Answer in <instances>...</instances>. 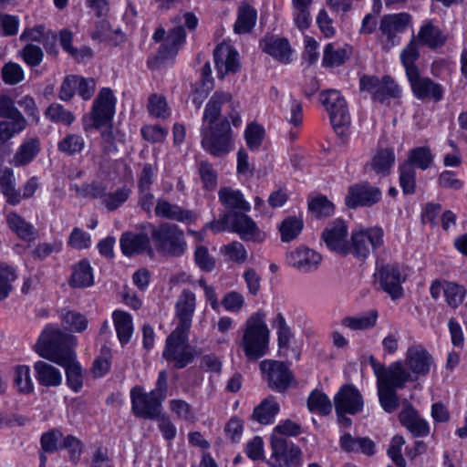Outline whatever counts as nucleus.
Instances as JSON below:
<instances>
[{"label": "nucleus", "mask_w": 467, "mask_h": 467, "mask_svg": "<svg viewBox=\"0 0 467 467\" xmlns=\"http://www.w3.org/2000/svg\"><path fill=\"white\" fill-rule=\"evenodd\" d=\"M74 337L54 326H47L35 345L36 352L66 369L68 387L78 392L82 387V371L72 350Z\"/></svg>", "instance_id": "obj_1"}, {"label": "nucleus", "mask_w": 467, "mask_h": 467, "mask_svg": "<svg viewBox=\"0 0 467 467\" xmlns=\"http://www.w3.org/2000/svg\"><path fill=\"white\" fill-rule=\"evenodd\" d=\"M269 339L270 330L266 324L265 315L258 311L246 319L238 345L243 349L245 358L250 361H254L267 354Z\"/></svg>", "instance_id": "obj_2"}, {"label": "nucleus", "mask_w": 467, "mask_h": 467, "mask_svg": "<svg viewBox=\"0 0 467 467\" xmlns=\"http://www.w3.org/2000/svg\"><path fill=\"white\" fill-rule=\"evenodd\" d=\"M150 234L155 250L163 256L179 257L185 254L187 242L184 232L177 224L161 223L159 225L149 224Z\"/></svg>", "instance_id": "obj_3"}, {"label": "nucleus", "mask_w": 467, "mask_h": 467, "mask_svg": "<svg viewBox=\"0 0 467 467\" xmlns=\"http://www.w3.org/2000/svg\"><path fill=\"white\" fill-rule=\"evenodd\" d=\"M202 146L214 157H223L234 149V135L227 119L203 124L201 129Z\"/></svg>", "instance_id": "obj_4"}, {"label": "nucleus", "mask_w": 467, "mask_h": 467, "mask_svg": "<svg viewBox=\"0 0 467 467\" xmlns=\"http://www.w3.org/2000/svg\"><path fill=\"white\" fill-rule=\"evenodd\" d=\"M239 109V101L234 100L230 92L217 90L206 104L202 122L209 125L214 124L218 118L223 115V119H227L234 127H239L242 123Z\"/></svg>", "instance_id": "obj_5"}, {"label": "nucleus", "mask_w": 467, "mask_h": 467, "mask_svg": "<svg viewBox=\"0 0 467 467\" xmlns=\"http://www.w3.org/2000/svg\"><path fill=\"white\" fill-rule=\"evenodd\" d=\"M190 330L176 328L167 337L162 358L172 363L173 368L181 369L192 362L197 353L189 344Z\"/></svg>", "instance_id": "obj_6"}, {"label": "nucleus", "mask_w": 467, "mask_h": 467, "mask_svg": "<svg viewBox=\"0 0 467 467\" xmlns=\"http://www.w3.org/2000/svg\"><path fill=\"white\" fill-rule=\"evenodd\" d=\"M369 364L377 378V386L397 390L404 389L407 382L414 381L412 374L409 373L401 361L392 362L389 367H385L371 356Z\"/></svg>", "instance_id": "obj_7"}, {"label": "nucleus", "mask_w": 467, "mask_h": 467, "mask_svg": "<svg viewBox=\"0 0 467 467\" xmlns=\"http://www.w3.org/2000/svg\"><path fill=\"white\" fill-rule=\"evenodd\" d=\"M320 101L329 113L330 121L336 132L343 135L350 123L345 99L339 91L330 89L320 93Z\"/></svg>", "instance_id": "obj_8"}, {"label": "nucleus", "mask_w": 467, "mask_h": 467, "mask_svg": "<svg viewBox=\"0 0 467 467\" xmlns=\"http://www.w3.org/2000/svg\"><path fill=\"white\" fill-rule=\"evenodd\" d=\"M383 230L379 227L352 232L348 254L358 259H366L371 250L376 251L383 245Z\"/></svg>", "instance_id": "obj_9"}, {"label": "nucleus", "mask_w": 467, "mask_h": 467, "mask_svg": "<svg viewBox=\"0 0 467 467\" xmlns=\"http://www.w3.org/2000/svg\"><path fill=\"white\" fill-rule=\"evenodd\" d=\"M131 409L135 416L154 420L161 414L162 402L165 400L152 391L144 392L143 388L136 386L130 390Z\"/></svg>", "instance_id": "obj_10"}, {"label": "nucleus", "mask_w": 467, "mask_h": 467, "mask_svg": "<svg viewBox=\"0 0 467 467\" xmlns=\"http://www.w3.org/2000/svg\"><path fill=\"white\" fill-rule=\"evenodd\" d=\"M116 98L109 88H102L95 98L89 112L92 127L99 130L111 123L115 115Z\"/></svg>", "instance_id": "obj_11"}, {"label": "nucleus", "mask_w": 467, "mask_h": 467, "mask_svg": "<svg viewBox=\"0 0 467 467\" xmlns=\"http://www.w3.org/2000/svg\"><path fill=\"white\" fill-rule=\"evenodd\" d=\"M404 366L408 368L407 370L412 374V379L416 381L431 372V368L434 367V358L424 346L412 344L406 351Z\"/></svg>", "instance_id": "obj_12"}, {"label": "nucleus", "mask_w": 467, "mask_h": 467, "mask_svg": "<svg viewBox=\"0 0 467 467\" xmlns=\"http://www.w3.org/2000/svg\"><path fill=\"white\" fill-rule=\"evenodd\" d=\"M411 23V16L408 13L385 15L379 25V31L384 38V48L389 50L400 43L398 34L402 33Z\"/></svg>", "instance_id": "obj_13"}, {"label": "nucleus", "mask_w": 467, "mask_h": 467, "mask_svg": "<svg viewBox=\"0 0 467 467\" xmlns=\"http://www.w3.org/2000/svg\"><path fill=\"white\" fill-rule=\"evenodd\" d=\"M379 283L381 289L392 299L403 296L402 284L407 279L406 269L400 265H382L379 271Z\"/></svg>", "instance_id": "obj_14"}, {"label": "nucleus", "mask_w": 467, "mask_h": 467, "mask_svg": "<svg viewBox=\"0 0 467 467\" xmlns=\"http://www.w3.org/2000/svg\"><path fill=\"white\" fill-rule=\"evenodd\" d=\"M359 89L362 92H368L373 100L379 102L395 98L399 93L398 86L389 76L379 79L375 76L364 75L359 79Z\"/></svg>", "instance_id": "obj_15"}, {"label": "nucleus", "mask_w": 467, "mask_h": 467, "mask_svg": "<svg viewBox=\"0 0 467 467\" xmlns=\"http://www.w3.org/2000/svg\"><path fill=\"white\" fill-rule=\"evenodd\" d=\"M260 369L266 377L268 387L277 392L285 391L294 379L288 367L281 361L263 360L260 363Z\"/></svg>", "instance_id": "obj_16"}, {"label": "nucleus", "mask_w": 467, "mask_h": 467, "mask_svg": "<svg viewBox=\"0 0 467 467\" xmlns=\"http://www.w3.org/2000/svg\"><path fill=\"white\" fill-rule=\"evenodd\" d=\"M381 191L368 182L351 185L345 198L346 205L355 209L358 206L370 207L381 199Z\"/></svg>", "instance_id": "obj_17"}, {"label": "nucleus", "mask_w": 467, "mask_h": 467, "mask_svg": "<svg viewBox=\"0 0 467 467\" xmlns=\"http://www.w3.org/2000/svg\"><path fill=\"white\" fill-rule=\"evenodd\" d=\"M321 261L320 254L306 246L297 247L285 254L286 264L303 274L317 271Z\"/></svg>", "instance_id": "obj_18"}, {"label": "nucleus", "mask_w": 467, "mask_h": 467, "mask_svg": "<svg viewBox=\"0 0 467 467\" xmlns=\"http://www.w3.org/2000/svg\"><path fill=\"white\" fill-rule=\"evenodd\" d=\"M335 410L338 417L357 414L362 410L364 402L361 393L351 385H344L334 398Z\"/></svg>", "instance_id": "obj_19"}, {"label": "nucleus", "mask_w": 467, "mask_h": 467, "mask_svg": "<svg viewBox=\"0 0 467 467\" xmlns=\"http://www.w3.org/2000/svg\"><path fill=\"white\" fill-rule=\"evenodd\" d=\"M217 77L223 78L228 74H234L240 69L239 54L230 45L222 43L213 51Z\"/></svg>", "instance_id": "obj_20"}, {"label": "nucleus", "mask_w": 467, "mask_h": 467, "mask_svg": "<svg viewBox=\"0 0 467 467\" xmlns=\"http://www.w3.org/2000/svg\"><path fill=\"white\" fill-rule=\"evenodd\" d=\"M348 226L343 220L337 219L328 223L322 233L327 246L341 254H348Z\"/></svg>", "instance_id": "obj_21"}, {"label": "nucleus", "mask_w": 467, "mask_h": 467, "mask_svg": "<svg viewBox=\"0 0 467 467\" xmlns=\"http://www.w3.org/2000/svg\"><path fill=\"white\" fill-rule=\"evenodd\" d=\"M231 230L238 234L244 241L262 243L265 239V234L244 212H232Z\"/></svg>", "instance_id": "obj_22"}, {"label": "nucleus", "mask_w": 467, "mask_h": 467, "mask_svg": "<svg viewBox=\"0 0 467 467\" xmlns=\"http://www.w3.org/2000/svg\"><path fill=\"white\" fill-rule=\"evenodd\" d=\"M195 307V294L190 289L184 288L175 304V314L179 320L176 328L190 330Z\"/></svg>", "instance_id": "obj_23"}, {"label": "nucleus", "mask_w": 467, "mask_h": 467, "mask_svg": "<svg viewBox=\"0 0 467 467\" xmlns=\"http://www.w3.org/2000/svg\"><path fill=\"white\" fill-rule=\"evenodd\" d=\"M415 97L419 99H430L438 102L443 98L442 87L429 78H420V73L414 78H408Z\"/></svg>", "instance_id": "obj_24"}, {"label": "nucleus", "mask_w": 467, "mask_h": 467, "mask_svg": "<svg viewBox=\"0 0 467 467\" xmlns=\"http://www.w3.org/2000/svg\"><path fill=\"white\" fill-rule=\"evenodd\" d=\"M120 248L127 256H132L142 253L152 254L153 250L150 246V239L147 234L126 232L120 237Z\"/></svg>", "instance_id": "obj_25"}, {"label": "nucleus", "mask_w": 467, "mask_h": 467, "mask_svg": "<svg viewBox=\"0 0 467 467\" xmlns=\"http://www.w3.org/2000/svg\"><path fill=\"white\" fill-rule=\"evenodd\" d=\"M154 213L157 217L179 223H192L196 218L192 211L183 209L178 204L171 203L162 198L156 201Z\"/></svg>", "instance_id": "obj_26"}, {"label": "nucleus", "mask_w": 467, "mask_h": 467, "mask_svg": "<svg viewBox=\"0 0 467 467\" xmlns=\"http://www.w3.org/2000/svg\"><path fill=\"white\" fill-rule=\"evenodd\" d=\"M399 419L414 437H424L430 432L428 422L420 418L410 405L400 412Z\"/></svg>", "instance_id": "obj_27"}, {"label": "nucleus", "mask_w": 467, "mask_h": 467, "mask_svg": "<svg viewBox=\"0 0 467 467\" xmlns=\"http://www.w3.org/2000/svg\"><path fill=\"white\" fill-rule=\"evenodd\" d=\"M260 46L264 52L282 63L290 61L291 47L287 39L275 36H265L261 40Z\"/></svg>", "instance_id": "obj_28"}, {"label": "nucleus", "mask_w": 467, "mask_h": 467, "mask_svg": "<svg viewBox=\"0 0 467 467\" xmlns=\"http://www.w3.org/2000/svg\"><path fill=\"white\" fill-rule=\"evenodd\" d=\"M418 41L431 49H437L443 47L447 41V36L443 31L429 20L422 25L417 35Z\"/></svg>", "instance_id": "obj_29"}, {"label": "nucleus", "mask_w": 467, "mask_h": 467, "mask_svg": "<svg viewBox=\"0 0 467 467\" xmlns=\"http://www.w3.org/2000/svg\"><path fill=\"white\" fill-rule=\"evenodd\" d=\"M340 447L346 452L362 453L372 456L375 453V442L368 437H356L345 433L340 437Z\"/></svg>", "instance_id": "obj_30"}, {"label": "nucleus", "mask_w": 467, "mask_h": 467, "mask_svg": "<svg viewBox=\"0 0 467 467\" xmlns=\"http://www.w3.org/2000/svg\"><path fill=\"white\" fill-rule=\"evenodd\" d=\"M35 377L44 387H58L62 382V374L53 365L38 360L34 364Z\"/></svg>", "instance_id": "obj_31"}, {"label": "nucleus", "mask_w": 467, "mask_h": 467, "mask_svg": "<svg viewBox=\"0 0 467 467\" xmlns=\"http://www.w3.org/2000/svg\"><path fill=\"white\" fill-rule=\"evenodd\" d=\"M16 176L11 168L5 167L0 170V190L6 198L7 203L11 205L18 204L21 200V192L16 188Z\"/></svg>", "instance_id": "obj_32"}, {"label": "nucleus", "mask_w": 467, "mask_h": 467, "mask_svg": "<svg viewBox=\"0 0 467 467\" xmlns=\"http://www.w3.org/2000/svg\"><path fill=\"white\" fill-rule=\"evenodd\" d=\"M94 283L92 267L88 260H81L72 266L68 285L74 288L89 287Z\"/></svg>", "instance_id": "obj_33"}, {"label": "nucleus", "mask_w": 467, "mask_h": 467, "mask_svg": "<svg viewBox=\"0 0 467 467\" xmlns=\"http://www.w3.org/2000/svg\"><path fill=\"white\" fill-rule=\"evenodd\" d=\"M218 196L221 203L231 212L236 210L245 213L251 209L250 203L239 190L223 187L220 189Z\"/></svg>", "instance_id": "obj_34"}, {"label": "nucleus", "mask_w": 467, "mask_h": 467, "mask_svg": "<svg viewBox=\"0 0 467 467\" xmlns=\"http://www.w3.org/2000/svg\"><path fill=\"white\" fill-rule=\"evenodd\" d=\"M279 410L280 407L275 398L268 396L254 409L252 419L260 424H271L274 422Z\"/></svg>", "instance_id": "obj_35"}, {"label": "nucleus", "mask_w": 467, "mask_h": 467, "mask_svg": "<svg viewBox=\"0 0 467 467\" xmlns=\"http://www.w3.org/2000/svg\"><path fill=\"white\" fill-rule=\"evenodd\" d=\"M185 40V31L182 26H178L170 30L163 44L159 48L158 57L165 59L174 56L179 47H181Z\"/></svg>", "instance_id": "obj_36"}, {"label": "nucleus", "mask_w": 467, "mask_h": 467, "mask_svg": "<svg viewBox=\"0 0 467 467\" xmlns=\"http://www.w3.org/2000/svg\"><path fill=\"white\" fill-rule=\"evenodd\" d=\"M114 327L120 344L126 345L130 342L133 334V324L131 316L125 311L115 310L112 314Z\"/></svg>", "instance_id": "obj_37"}, {"label": "nucleus", "mask_w": 467, "mask_h": 467, "mask_svg": "<svg viewBox=\"0 0 467 467\" xmlns=\"http://www.w3.org/2000/svg\"><path fill=\"white\" fill-rule=\"evenodd\" d=\"M257 19L256 10L246 3H242L238 8L234 31L237 34L249 33L255 26Z\"/></svg>", "instance_id": "obj_38"}, {"label": "nucleus", "mask_w": 467, "mask_h": 467, "mask_svg": "<svg viewBox=\"0 0 467 467\" xmlns=\"http://www.w3.org/2000/svg\"><path fill=\"white\" fill-rule=\"evenodd\" d=\"M378 312L370 310L365 314L348 316L341 319L340 324L350 330H366L372 328L377 322Z\"/></svg>", "instance_id": "obj_39"}, {"label": "nucleus", "mask_w": 467, "mask_h": 467, "mask_svg": "<svg viewBox=\"0 0 467 467\" xmlns=\"http://www.w3.org/2000/svg\"><path fill=\"white\" fill-rule=\"evenodd\" d=\"M40 150V141L32 138L23 142L14 155L13 163L16 167L30 163Z\"/></svg>", "instance_id": "obj_40"}, {"label": "nucleus", "mask_w": 467, "mask_h": 467, "mask_svg": "<svg viewBox=\"0 0 467 467\" xmlns=\"http://www.w3.org/2000/svg\"><path fill=\"white\" fill-rule=\"evenodd\" d=\"M7 223L11 230L14 231L22 240L30 242L36 239V230L34 225L27 223L16 213H10L7 215Z\"/></svg>", "instance_id": "obj_41"}, {"label": "nucleus", "mask_w": 467, "mask_h": 467, "mask_svg": "<svg viewBox=\"0 0 467 467\" xmlns=\"http://www.w3.org/2000/svg\"><path fill=\"white\" fill-rule=\"evenodd\" d=\"M395 162V154L392 149H380L372 158L369 165L377 173L386 176L389 173Z\"/></svg>", "instance_id": "obj_42"}, {"label": "nucleus", "mask_w": 467, "mask_h": 467, "mask_svg": "<svg viewBox=\"0 0 467 467\" xmlns=\"http://www.w3.org/2000/svg\"><path fill=\"white\" fill-rule=\"evenodd\" d=\"M91 36L94 40L99 42L105 41L113 45H118L124 41V35L121 31L119 29L113 30L109 23L106 20H102L97 24Z\"/></svg>", "instance_id": "obj_43"}, {"label": "nucleus", "mask_w": 467, "mask_h": 467, "mask_svg": "<svg viewBox=\"0 0 467 467\" xmlns=\"http://www.w3.org/2000/svg\"><path fill=\"white\" fill-rule=\"evenodd\" d=\"M85 146L86 140L81 135L67 133L57 142V150L66 156H74L81 153Z\"/></svg>", "instance_id": "obj_44"}, {"label": "nucleus", "mask_w": 467, "mask_h": 467, "mask_svg": "<svg viewBox=\"0 0 467 467\" xmlns=\"http://www.w3.org/2000/svg\"><path fill=\"white\" fill-rule=\"evenodd\" d=\"M411 167H417L422 171L431 167L433 162V155L429 147L422 146L413 148L408 152V159L403 161Z\"/></svg>", "instance_id": "obj_45"}, {"label": "nucleus", "mask_w": 467, "mask_h": 467, "mask_svg": "<svg viewBox=\"0 0 467 467\" xmlns=\"http://www.w3.org/2000/svg\"><path fill=\"white\" fill-rule=\"evenodd\" d=\"M307 408L312 413L327 416L332 410V403L325 393L314 389L307 398Z\"/></svg>", "instance_id": "obj_46"}, {"label": "nucleus", "mask_w": 467, "mask_h": 467, "mask_svg": "<svg viewBox=\"0 0 467 467\" xmlns=\"http://www.w3.org/2000/svg\"><path fill=\"white\" fill-rule=\"evenodd\" d=\"M419 56L416 40L413 37L400 54V59L408 78H414L415 74L419 73L418 67L415 65Z\"/></svg>", "instance_id": "obj_47"}, {"label": "nucleus", "mask_w": 467, "mask_h": 467, "mask_svg": "<svg viewBox=\"0 0 467 467\" xmlns=\"http://www.w3.org/2000/svg\"><path fill=\"white\" fill-rule=\"evenodd\" d=\"M26 127V120L23 115L16 118H7L5 120L0 121V141H7L16 134L24 130Z\"/></svg>", "instance_id": "obj_48"}, {"label": "nucleus", "mask_w": 467, "mask_h": 467, "mask_svg": "<svg viewBox=\"0 0 467 467\" xmlns=\"http://www.w3.org/2000/svg\"><path fill=\"white\" fill-rule=\"evenodd\" d=\"M349 57V52L345 47H336L333 43L327 44L324 49L322 63L324 67H338Z\"/></svg>", "instance_id": "obj_49"}, {"label": "nucleus", "mask_w": 467, "mask_h": 467, "mask_svg": "<svg viewBox=\"0 0 467 467\" xmlns=\"http://www.w3.org/2000/svg\"><path fill=\"white\" fill-rule=\"evenodd\" d=\"M304 223L301 218L289 216L279 225V232L282 242H291L302 232Z\"/></svg>", "instance_id": "obj_50"}, {"label": "nucleus", "mask_w": 467, "mask_h": 467, "mask_svg": "<svg viewBox=\"0 0 467 467\" xmlns=\"http://www.w3.org/2000/svg\"><path fill=\"white\" fill-rule=\"evenodd\" d=\"M467 294V289L455 282H445L444 286V298L447 305L451 308L459 307Z\"/></svg>", "instance_id": "obj_51"}, {"label": "nucleus", "mask_w": 467, "mask_h": 467, "mask_svg": "<svg viewBox=\"0 0 467 467\" xmlns=\"http://www.w3.org/2000/svg\"><path fill=\"white\" fill-rule=\"evenodd\" d=\"M14 383L18 391L29 394L34 389V384L30 376V368L26 365H18L14 368Z\"/></svg>", "instance_id": "obj_52"}, {"label": "nucleus", "mask_w": 467, "mask_h": 467, "mask_svg": "<svg viewBox=\"0 0 467 467\" xmlns=\"http://www.w3.org/2000/svg\"><path fill=\"white\" fill-rule=\"evenodd\" d=\"M400 186L404 194H413L416 190V171L414 167L409 163H400Z\"/></svg>", "instance_id": "obj_53"}, {"label": "nucleus", "mask_w": 467, "mask_h": 467, "mask_svg": "<svg viewBox=\"0 0 467 467\" xmlns=\"http://www.w3.org/2000/svg\"><path fill=\"white\" fill-rule=\"evenodd\" d=\"M46 117L52 122L71 125L75 120L74 114L58 103H52L45 112Z\"/></svg>", "instance_id": "obj_54"}, {"label": "nucleus", "mask_w": 467, "mask_h": 467, "mask_svg": "<svg viewBox=\"0 0 467 467\" xmlns=\"http://www.w3.org/2000/svg\"><path fill=\"white\" fill-rule=\"evenodd\" d=\"M61 318L67 329L78 333L83 332L88 324L83 314L73 310H64Z\"/></svg>", "instance_id": "obj_55"}, {"label": "nucleus", "mask_w": 467, "mask_h": 467, "mask_svg": "<svg viewBox=\"0 0 467 467\" xmlns=\"http://www.w3.org/2000/svg\"><path fill=\"white\" fill-rule=\"evenodd\" d=\"M282 110L285 118L290 124L296 127L302 123V106L297 100L291 97L287 98L282 104Z\"/></svg>", "instance_id": "obj_56"}, {"label": "nucleus", "mask_w": 467, "mask_h": 467, "mask_svg": "<svg viewBox=\"0 0 467 467\" xmlns=\"http://www.w3.org/2000/svg\"><path fill=\"white\" fill-rule=\"evenodd\" d=\"M378 395L380 406L388 412L391 413L399 407V397L396 389L378 386Z\"/></svg>", "instance_id": "obj_57"}, {"label": "nucleus", "mask_w": 467, "mask_h": 467, "mask_svg": "<svg viewBox=\"0 0 467 467\" xmlns=\"http://www.w3.org/2000/svg\"><path fill=\"white\" fill-rule=\"evenodd\" d=\"M130 188L123 186L114 192H107L103 204L109 211H114L121 206L130 197Z\"/></svg>", "instance_id": "obj_58"}, {"label": "nucleus", "mask_w": 467, "mask_h": 467, "mask_svg": "<svg viewBox=\"0 0 467 467\" xmlns=\"http://www.w3.org/2000/svg\"><path fill=\"white\" fill-rule=\"evenodd\" d=\"M20 57L24 62L30 67H37L44 58V52L38 46L27 43L20 51Z\"/></svg>", "instance_id": "obj_59"}, {"label": "nucleus", "mask_w": 467, "mask_h": 467, "mask_svg": "<svg viewBox=\"0 0 467 467\" xmlns=\"http://www.w3.org/2000/svg\"><path fill=\"white\" fill-rule=\"evenodd\" d=\"M16 270L9 265L0 266V301L6 298L12 290L11 283L16 279Z\"/></svg>", "instance_id": "obj_60"}, {"label": "nucleus", "mask_w": 467, "mask_h": 467, "mask_svg": "<svg viewBox=\"0 0 467 467\" xmlns=\"http://www.w3.org/2000/svg\"><path fill=\"white\" fill-rule=\"evenodd\" d=\"M265 130L262 126L251 123L244 131V138L248 148L252 150H257L262 144Z\"/></svg>", "instance_id": "obj_61"}, {"label": "nucleus", "mask_w": 467, "mask_h": 467, "mask_svg": "<svg viewBox=\"0 0 467 467\" xmlns=\"http://www.w3.org/2000/svg\"><path fill=\"white\" fill-rule=\"evenodd\" d=\"M308 208L317 217L330 216L334 213L333 203L325 196L313 199L309 202Z\"/></svg>", "instance_id": "obj_62"}, {"label": "nucleus", "mask_w": 467, "mask_h": 467, "mask_svg": "<svg viewBox=\"0 0 467 467\" xmlns=\"http://www.w3.org/2000/svg\"><path fill=\"white\" fill-rule=\"evenodd\" d=\"M274 326L277 329V340L280 348H287L292 337L289 327L286 325L285 319L281 313H278L274 321Z\"/></svg>", "instance_id": "obj_63"}, {"label": "nucleus", "mask_w": 467, "mask_h": 467, "mask_svg": "<svg viewBox=\"0 0 467 467\" xmlns=\"http://www.w3.org/2000/svg\"><path fill=\"white\" fill-rule=\"evenodd\" d=\"M2 78L6 84L16 85L24 79V71L17 63L9 62L2 68Z\"/></svg>", "instance_id": "obj_64"}]
</instances>
